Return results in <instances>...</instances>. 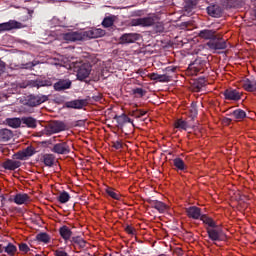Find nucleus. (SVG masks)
Returning <instances> with one entry per match:
<instances>
[{
  "label": "nucleus",
  "mask_w": 256,
  "mask_h": 256,
  "mask_svg": "<svg viewBox=\"0 0 256 256\" xmlns=\"http://www.w3.org/2000/svg\"><path fill=\"white\" fill-rule=\"evenodd\" d=\"M74 67L76 69V77L78 81H85V79L91 75L92 66L89 63H76Z\"/></svg>",
  "instance_id": "obj_3"
},
{
  "label": "nucleus",
  "mask_w": 256,
  "mask_h": 256,
  "mask_svg": "<svg viewBox=\"0 0 256 256\" xmlns=\"http://www.w3.org/2000/svg\"><path fill=\"white\" fill-rule=\"evenodd\" d=\"M105 30L101 28H92L90 30L84 31V41L87 39H99V37H104Z\"/></svg>",
  "instance_id": "obj_13"
},
{
  "label": "nucleus",
  "mask_w": 256,
  "mask_h": 256,
  "mask_svg": "<svg viewBox=\"0 0 256 256\" xmlns=\"http://www.w3.org/2000/svg\"><path fill=\"white\" fill-rule=\"evenodd\" d=\"M207 47L212 51H223L227 49V40L222 35L217 34L212 40L206 43Z\"/></svg>",
  "instance_id": "obj_2"
},
{
  "label": "nucleus",
  "mask_w": 256,
  "mask_h": 256,
  "mask_svg": "<svg viewBox=\"0 0 256 256\" xmlns=\"http://www.w3.org/2000/svg\"><path fill=\"white\" fill-rule=\"evenodd\" d=\"M223 5L226 9H239L243 7V0H224Z\"/></svg>",
  "instance_id": "obj_27"
},
{
  "label": "nucleus",
  "mask_w": 256,
  "mask_h": 256,
  "mask_svg": "<svg viewBox=\"0 0 256 256\" xmlns=\"http://www.w3.org/2000/svg\"><path fill=\"white\" fill-rule=\"evenodd\" d=\"M205 67H207L206 61L196 59L193 63L189 64L188 70L191 71L192 75H197L198 73H204Z\"/></svg>",
  "instance_id": "obj_8"
},
{
  "label": "nucleus",
  "mask_w": 256,
  "mask_h": 256,
  "mask_svg": "<svg viewBox=\"0 0 256 256\" xmlns=\"http://www.w3.org/2000/svg\"><path fill=\"white\" fill-rule=\"evenodd\" d=\"M174 127L176 129H179V131H187V129H189V122L185 121L183 119H177L174 123Z\"/></svg>",
  "instance_id": "obj_32"
},
{
  "label": "nucleus",
  "mask_w": 256,
  "mask_h": 256,
  "mask_svg": "<svg viewBox=\"0 0 256 256\" xmlns=\"http://www.w3.org/2000/svg\"><path fill=\"white\" fill-rule=\"evenodd\" d=\"M198 3H199V0H186L184 9L186 11H191L192 9H195V7H197Z\"/></svg>",
  "instance_id": "obj_42"
},
{
  "label": "nucleus",
  "mask_w": 256,
  "mask_h": 256,
  "mask_svg": "<svg viewBox=\"0 0 256 256\" xmlns=\"http://www.w3.org/2000/svg\"><path fill=\"white\" fill-rule=\"evenodd\" d=\"M157 18L155 16H147L142 18H133L130 22L132 27H153L156 33H163L165 31V27L163 23L158 22L156 23Z\"/></svg>",
  "instance_id": "obj_1"
},
{
  "label": "nucleus",
  "mask_w": 256,
  "mask_h": 256,
  "mask_svg": "<svg viewBox=\"0 0 256 256\" xmlns=\"http://www.w3.org/2000/svg\"><path fill=\"white\" fill-rule=\"evenodd\" d=\"M31 67H35V65H34V64H31V63L26 64V65L24 66V69H29V68H31Z\"/></svg>",
  "instance_id": "obj_55"
},
{
  "label": "nucleus",
  "mask_w": 256,
  "mask_h": 256,
  "mask_svg": "<svg viewBox=\"0 0 256 256\" xmlns=\"http://www.w3.org/2000/svg\"><path fill=\"white\" fill-rule=\"evenodd\" d=\"M224 95V99L226 101H241V97H243V92H240L237 89L228 88L222 92Z\"/></svg>",
  "instance_id": "obj_9"
},
{
  "label": "nucleus",
  "mask_w": 256,
  "mask_h": 256,
  "mask_svg": "<svg viewBox=\"0 0 256 256\" xmlns=\"http://www.w3.org/2000/svg\"><path fill=\"white\" fill-rule=\"evenodd\" d=\"M62 38L68 43H75V41H85L84 31L67 32L62 35Z\"/></svg>",
  "instance_id": "obj_10"
},
{
  "label": "nucleus",
  "mask_w": 256,
  "mask_h": 256,
  "mask_svg": "<svg viewBox=\"0 0 256 256\" xmlns=\"http://www.w3.org/2000/svg\"><path fill=\"white\" fill-rule=\"evenodd\" d=\"M145 115H147V111L145 110H135L132 112V117L136 119H141V117H145Z\"/></svg>",
  "instance_id": "obj_45"
},
{
  "label": "nucleus",
  "mask_w": 256,
  "mask_h": 256,
  "mask_svg": "<svg viewBox=\"0 0 256 256\" xmlns=\"http://www.w3.org/2000/svg\"><path fill=\"white\" fill-rule=\"evenodd\" d=\"M169 81H171V76L167 74H160V83H169Z\"/></svg>",
  "instance_id": "obj_51"
},
{
  "label": "nucleus",
  "mask_w": 256,
  "mask_h": 256,
  "mask_svg": "<svg viewBox=\"0 0 256 256\" xmlns=\"http://www.w3.org/2000/svg\"><path fill=\"white\" fill-rule=\"evenodd\" d=\"M106 193L107 195H109V197H111L112 199H115L116 201L121 200V194H119V192H115V189L111 187L106 188Z\"/></svg>",
  "instance_id": "obj_40"
},
{
  "label": "nucleus",
  "mask_w": 256,
  "mask_h": 256,
  "mask_svg": "<svg viewBox=\"0 0 256 256\" xmlns=\"http://www.w3.org/2000/svg\"><path fill=\"white\" fill-rule=\"evenodd\" d=\"M71 85L73 82L69 79H60L56 83H54V91H65L67 89H71Z\"/></svg>",
  "instance_id": "obj_17"
},
{
  "label": "nucleus",
  "mask_w": 256,
  "mask_h": 256,
  "mask_svg": "<svg viewBox=\"0 0 256 256\" xmlns=\"http://www.w3.org/2000/svg\"><path fill=\"white\" fill-rule=\"evenodd\" d=\"M113 147L114 149H117V150L123 149V144L121 143V141H115L113 142Z\"/></svg>",
  "instance_id": "obj_52"
},
{
  "label": "nucleus",
  "mask_w": 256,
  "mask_h": 256,
  "mask_svg": "<svg viewBox=\"0 0 256 256\" xmlns=\"http://www.w3.org/2000/svg\"><path fill=\"white\" fill-rule=\"evenodd\" d=\"M208 237L211 241H225V233L223 230L216 228L206 227Z\"/></svg>",
  "instance_id": "obj_11"
},
{
  "label": "nucleus",
  "mask_w": 256,
  "mask_h": 256,
  "mask_svg": "<svg viewBox=\"0 0 256 256\" xmlns=\"http://www.w3.org/2000/svg\"><path fill=\"white\" fill-rule=\"evenodd\" d=\"M185 211L189 219L199 220L201 217H203V214H201V208L197 206H190L186 208Z\"/></svg>",
  "instance_id": "obj_15"
},
{
  "label": "nucleus",
  "mask_w": 256,
  "mask_h": 256,
  "mask_svg": "<svg viewBox=\"0 0 256 256\" xmlns=\"http://www.w3.org/2000/svg\"><path fill=\"white\" fill-rule=\"evenodd\" d=\"M124 229L128 235H137V230L131 225H126Z\"/></svg>",
  "instance_id": "obj_48"
},
{
  "label": "nucleus",
  "mask_w": 256,
  "mask_h": 256,
  "mask_svg": "<svg viewBox=\"0 0 256 256\" xmlns=\"http://www.w3.org/2000/svg\"><path fill=\"white\" fill-rule=\"evenodd\" d=\"M133 95H138V97H145L147 91L143 90V88H134L132 89Z\"/></svg>",
  "instance_id": "obj_46"
},
{
  "label": "nucleus",
  "mask_w": 256,
  "mask_h": 256,
  "mask_svg": "<svg viewBox=\"0 0 256 256\" xmlns=\"http://www.w3.org/2000/svg\"><path fill=\"white\" fill-rule=\"evenodd\" d=\"M200 221L204 223V225H207L209 229L217 228V222L213 220V218L207 216L206 214H203L200 218Z\"/></svg>",
  "instance_id": "obj_31"
},
{
  "label": "nucleus",
  "mask_w": 256,
  "mask_h": 256,
  "mask_svg": "<svg viewBox=\"0 0 256 256\" xmlns=\"http://www.w3.org/2000/svg\"><path fill=\"white\" fill-rule=\"evenodd\" d=\"M87 105V100H72L65 103L67 109H83Z\"/></svg>",
  "instance_id": "obj_19"
},
{
  "label": "nucleus",
  "mask_w": 256,
  "mask_h": 256,
  "mask_svg": "<svg viewBox=\"0 0 256 256\" xmlns=\"http://www.w3.org/2000/svg\"><path fill=\"white\" fill-rule=\"evenodd\" d=\"M115 19H117V16L115 15L106 16L102 21V26H104L105 29H108V27H113Z\"/></svg>",
  "instance_id": "obj_36"
},
{
  "label": "nucleus",
  "mask_w": 256,
  "mask_h": 256,
  "mask_svg": "<svg viewBox=\"0 0 256 256\" xmlns=\"http://www.w3.org/2000/svg\"><path fill=\"white\" fill-rule=\"evenodd\" d=\"M206 10L208 15H210V17L219 18L221 17V15H223V8L218 4H212L208 6Z\"/></svg>",
  "instance_id": "obj_18"
},
{
  "label": "nucleus",
  "mask_w": 256,
  "mask_h": 256,
  "mask_svg": "<svg viewBox=\"0 0 256 256\" xmlns=\"http://www.w3.org/2000/svg\"><path fill=\"white\" fill-rule=\"evenodd\" d=\"M2 167L7 171H15V169H19V167H21V162L17 160L7 159L2 163Z\"/></svg>",
  "instance_id": "obj_22"
},
{
  "label": "nucleus",
  "mask_w": 256,
  "mask_h": 256,
  "mask_svg": "<svg viewBox=\"0 0 256 256\" xmlns=\"http://www.w3.org/2000/svg\"><path fill=\"white\" fill-rule=\"evenodd\" d=\"M23 24L17 20H9L0 24V33H5V31H13V29H21Z\"/></svg>",
  "instance_id": "obj_12"
},
{
  "label": "nucleus",
  "mask_w": 256,
  "mask_h": 256,
  "mask_svg": "<svg viewBox=\"0 0 256 256\" xmlns=\"http://www.w3.org/2000/svg\"><path fill=\"white\" fill-rule=\"evenodd\" d=\"M51 151L52 153H56V155H69L71 153V147L67 142L60 141L53 145Z\"/></svg>",
  "instance_id": "obj_7"
},
{
  "label": "nucleus",
  "mask_w": 256,
  "mask_h": 256,
  "mask_svg": "<svg viewBox=\"0 0 256 256\" xmlns=\"http://www.w3.org/2000/svg\"><path fill=\"white\" fill-rule=\"evenodd\" d=\"M242 87L245 91H248L249 93H254V91H256V80L246 78L242 82Z\"/></svg>",
  "instance_id": "obj_24"
},
{
  "label": "nucleus",
  "mask_w": 256,
  "mask_h": 256,
  "mask_svg": "<svg viewBox=\"0 0 256 256\" xmlns=\"http://www.w3.org/2000/svg\"><path fill=\"white\" fill-rule=\"evenodd\" d=\"M232 116L234 117V119L241 121L245 119V117H247V113L245 112V110L236 109L232 112Z\"/></svg>",
  "instance_id": "obj_39"
},
{
  "label": "nucleus",
  "mask_w": 256,
  "mask_h": 256,
  "mask_svg": "<svg viewBox=\"0 0 256 256\" xmlns=\"http://www.w3.org/2000/svg\"><path fill=\"white\" fill-rule=\"evenodd\" d=\"M216 35L217 31L211 29L200 30L198 33L200 39H205L206 41H212L213 39H215Z\"/></svg>",
  "instance_id": "obj_21"
},
{
  "label": "nucleus",
  "mask_w": 256,
  "mask_h": 256,
  "mask_svg": "<svg viewBox=\"0 0 256 256\" xmlns=\"http://www.w3.org/2000/svg\"><path fill=\"white\" fill-rule=\"evenodd\" d=\"M35 153V148L32 146H28L27 148L23 149L22 151L17 152L14 157L18 159L19 161H25L27 157H33V154Z\"/></svg>",
  "instance_id": "obj_14"
},
{
  "label": "nucleus",
  "mask_w": 256,
  "mask_h": 256,
  "mask_svg": "<svg viewBox=\"0 0 256 256\" xmlns=\"http://www.w3.org/2000/svg\"><path fill=\"white\" fill-rule=\"evenodd\" d=\"M205 78H199L195 83H194V89L199 93L205 87Z\"/></svg>",
  "instance_id": "obj_44"
},
{
  "label": "nucleus",
  "mask_w": 256,
  "mask_h": 256,
  "mask_svg": "<svg viewBox=\"0 0 256 256\" xmlns=\"http://www.w3.org/2000/svg\"><path fill=\"white\" fill-rule=\"evenodd\" d=\"M5 252V246L3 244H0V253Z\"/></svg>",
  "instance_id": "obj_56"
},
{
  "label": "nucleus",
  "mask_w": 256,
  "mask_h": 256,
  "mask_svg": "<svg viewBox=\"0 0 256 256\" xmlns=\"http://www.w3.org/2000/svg\"><path fill=\"white\" fill-rule=\"evenodd\" d=\"M36 239L40 243H49V241H51V236H49V234H47L45 232H41L36 235Z\"/></svg>",
  "instance_id": "obj_41"
},
{
  "label": "nucleus",
  "mask_w": 256,
  "mask_h": 256,
  "mask_svg": "<svg viewBox=\"0 0 256 256\" xmlns=\"http://www.w3.org/2000/svg\"><path fill=\"white\" fill-rule=\"evenodd\" d=\"M5 123L8 127H12V129H19V127H21L22 118H6Z\"/></svg>",
  "instance_id": "obj_30"
},
{
  "label": "nucleus",
  "mask_w": 256,
  "mask_h": 256,
  "mask_svg": "<svg viewBox=\"0 0 256 256\" xmlns=\"http://www.w3.org/2000/svg\"><path fill=\"white\" fill-rule=\"evenodd\" d=\"M140 35L137 33H125L120 37V43L122 45H128L130 43H135V41H139Z\"/></svg>",
  "instance_id": "obj_16"
},
{
  "label": "nucleus",
  "mask_w": 256,
  "mask_h": 256,
  "mask_svg": "<svg viewBox=\"0 0 256 256\" xmlns=\"http://www.w3.org/2000/svg\"><path fill=\"white\" fill-rule=\"evenodd\" d=\"M175 71H177V67L176 66H168V67H166V73H175Z\"/></svg>",
  "instance_id": "obj_53"
},
{
  "label": "nucleus",
  "mask_w": 256,
  "mask_h": 256,
  "mask_svg": "<svg viewBox=\"0 0 256 256\" xmlns=\"http://www.w3.org/2000/svg\"><path fill=\"white\" fill-rule=\"evenodd\" d=\"M13 201L16 205H25V203H29L31 198L27 193H18L14 196Z\"/></svg>",
  "instance_id": "obj_23"
},
{
  "label": "nucleus",
  "mask_w": 256,
  "mask_h": 256,
  "mask_svg": "<svg viewBox=\"0 0 256 256\" xmlns=\"http://www.w3.org/2000/svg\"><path fill=\"white\" fill-rule=\"evenodd\" d=\"M173 165L176 168V171H187V166L185 165V161L181 158H175L173 160Z\"/></svg>",
  "instance_id": "obj_35"
},
{
  "label": "nucleus",
  "mask_w": 256,
  "mask_h": 256,
  "mask_svg": "<svg viewBox=\"0 0 256 256\" xmlns=\"http://www.w3.org/2000/svg\"><path fill=\"white\" fill-rule=\"evenodd\" d=\"M45 101H49V96L47 95H29L25 99V105L27 107H37L38 105H41L42 103H45Z\"/></svg>",
  "instance_id": "obj_5"
},
{
  "label": "nucleus",
  "mask_w": 256,
  "mask_h": 256,
  "mask_svg": "<svg viewBox=\"0 0 256 256\" xmlns=\"http://www.w3.org/2000/svg\"><path fill=\"white\" fill-rule=\"evenodd\" d=\"M22 125H25L28 129H37V119L31 116L22 117Z\"/></svg>",
  "instance_id": "obj_29"
},
{
  "label": "nucleus",
  "mask_w": 256,
  "mask_h": 256,
  "mask_svg": "<svg viewBox=\"0 0 256 256\" xmlns=\"http://www.w3.org/2000/svg\"><path fill=\"white\" fill-rule=\"evenodd\" d=\"M53 82L48 79H36V80H28L20 85L22 89H27V87H36V89H40V87H51Z\"/></svg>",
  "instance_id": "obj_4"
},
{
  "label": "nucleus",
  "mask_w": 256,
  "mask_h": 256,
  "mask_svg": "<svg viewBox=\"0 0 256 256\" xmlns=\"http://www.w3.org/2000/svg\"><path fill=\"white\" fill-rule=\"evenodd\" d=\"M5 67H6L5 62H3V60H1L0 58V75L1 73H5Z\"/></svg>",
  "instance_id": "obj_54"
},
{
  "label": "nucleus",
  "mask_w": 256,
  "mask_h": 256,
  "mask_svg": "<svg viewBox=\"0 0 256 256\" xmlns=\"http://www.w3.org/2000/svg\"><path fill=\"white\" fill-rule=\"evenodd\" d=\"M59 235L60 237H62L65 243H67L68 241H71V239L73 238V231H71V229L68 226L64 225L59 228Z\"/></svg>",
  "instance_id": "obj_20"
},
{
  "label": "nucleus",
  "mask_w": 256,
  "mask_h": 256,
  "mask_svg": "<svg viewBox=\"0 0 256 256\" xmlns=\"http://www.w3.org/2000/svg\"><path fill=\"white\" fill-rule=\"evenodd\" d=\"M54 256H69V254L63 250V248H59L53 251Z\"/></svg>",
  "instance_id": "obj_49"
},
{
  "label": "nucleus",
  "mask_w": 256,
  "mask_h": 256,
  "mask_svg": "<svg viewBox=\"0 0 256 256\" xmlns=\"http://www.w3.org/2000/svg\"><path fill=\"white\" fill-rule=\"evenodd\" d=\"M4 253H7L9 256H15V253H17V246L9 242L6 246H4Z\"/></svg>",
  "instance_id": "obj_38"
},
{
  "label": "nucleus",
  "mask_w": 256,
  "mask_h": 256,
  "mask_svg": "<svg viewBox=\"0 0 256 256\" xmlns=\"http://www.w3.org/2000/svg\"><path fill=\"white\" fill-rule=\"evenodd\" d=\"M148 77L151 81H161V74L158 73H150L148 74Z\"/></svg>",
  "instance_id": "obj_50"
},
{
  "label": "nucleus",
  "mask_w": 256,
  "mask_h": 256,
  "mask_svg": "<svg viewBox=\"0 0 256 256\" xmlns=\"http://www.w3.org/2000/svg\"><path fill=\"white\" fill-rule=\"evenodd\" d=\"M18 247L21 253H29L31 251V248H29V245H27V243H20Z\"/></svg>",
  "instance_id": "obj_47"
},
{
  "label": "nucleus",
  "mask_w": 256,
  "mask_h": 256,
  "mask_svg": "<svg viewBox=\"0 0 256 256\" xmlns=\"http://www.w3.org/2000/svg\"><path fill=\"white\" fill-rule=\"evenodd\" d=\"M13 139V131L3 128L0 129V142L7 143V141H11Z\"/></svg>",
  "instance_id": "obj_28"
},
{
  "label": "nucleus",
  "mask_w": 256,
  "mask_h": 256,
  "mask_svg": "<svg viewBox=\"0 0 256 256\" xmlns=\"http://www.w3.org/2000/svg\"><path fill=\"white\" fill-rule=\"evenodd\" d=\"M69 199H71V195L67 191L61 192L58 196V201L62 204L68 203Z\"/></svg>",
  "instance_id": "obj_43"
},
{
  "label": "nucleus",
  "mask_w": 256,
  "mask_h": 256,
  "mask_svg": "<svg viewBox=\"0 0 256 256\" xmlns=\"http://www.w3.org/2000/svg\"><path fill=\"white\" fill-rule=\"evenodd\" d=\"M42 161L46 167H53V165L55 164V155L44 154L42 156Z\"/></svg>",
  "instance_id": "obj_34"
},
{
  "label": "nucleus",
  "mask_w": 256,
  "mask_h": 256,
  "mask_svg": "<svg viewBox=\"0 0 256 256\" xmlns=\"http://www.w3.org/2000/svg\"><path fill=\"white\" fill-rule=\"evenodd\" d=\"M149 205L156 209V211H159V213H165L167 211V204L158 201V200H148Z\"/></svg>",
  "instance_id": "obj_25"
},
{
  "label": "nucleus",
  "mask_w": 256,
  "mask_h": 256,
  "mask_svg": "<svg viewBox=\"0 0 256 256\" xmlns=\"http://www.w3.org/2000/svg\"><path fill=\"white\" fill-rule=\"evenodd\" d=\"M114 119L115 121H117L118 125H120L121 127H123L125 123H133V121H131V118H129V116H127L126 114L115 115Z\"/></svg>",
  "instance_id": "obj_33"
},
{
  "label": "nucleus",
  "mask_w": 256,
  "mask_h": 256,
  "mask_svg": "<svg viewBox=\"0 0 256 256\" xmlns=\"http://www.w3.org/2000/svg\"><path fill=\"white\" fill-rule=\"evenodd\" d=\"M70 243L73 247H77L78 249H85L87 245V242L81 236H73L70 239Z\"/></svg>",
  "instance_id": "obj_26"
},
{
  "label": "nucleus",
  "mask_w": 256,
  "mask_h": 256,
  "mask_svg": "<svg viewBox=\"0 0 256 256\" xmlns=\"http://www.w3.org/2000/svg\"><path fill=\"white\" fill-rule=\"evenodd\" d=\"M199 115V110L197 109V102H192L189 109V117L194 121Z\"/></svg>",
  "instance_id": "obj_37"
},
{
  "label": "nucleus",
  "mask_w": 256,
  "mask_h": 256,
  "mask_svg": "<svg viewBox=\"0 0 256 256\" xmlns=\"http://www.w3.org/2000/svg\"><path fill=\"white\" fill-rule=\"evenodd\" d=\"M69 126L63 121L55 120L47 128V134L53 135L55 133H61L62 131H67Z\"/></svg>",
  "instance_id": "obj_6"
}]
</instances>
